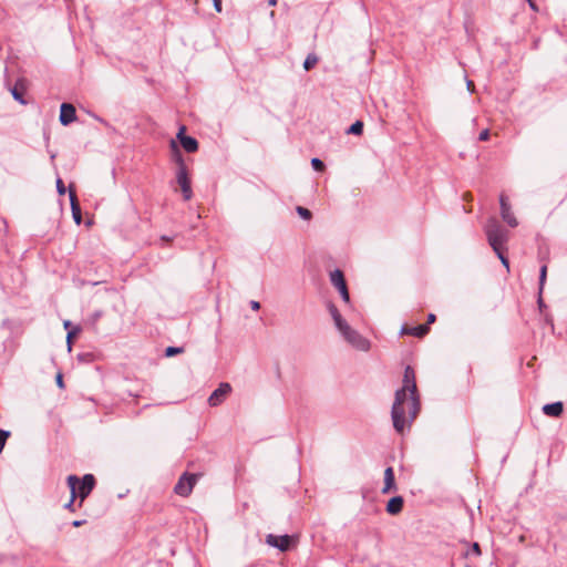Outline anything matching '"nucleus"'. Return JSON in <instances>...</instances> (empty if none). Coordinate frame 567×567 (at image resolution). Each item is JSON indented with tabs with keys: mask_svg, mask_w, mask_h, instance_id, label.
<instances>
[{
	"mask_svg": "<svg viewBox=\"0 0 567 567\" xmlns=\"http://www.w3.org/2000/svg\"><path fill=\"white\" fill-rule=\"evenodd\" d=\"M346 132L347 134L361 135L363 132V123L361 121H355Z\"/></svg>",
	"mask_w": 567,
	"mask_h": 567,
	"instance_id": "412c9836",
	"label": "nucleus"
},
{
	"mask_svg": "<svg viewBox=\"0 0 567 567\" xmlns=\"http://www.w3.org/2000/svg\"><path fill=\"white\" fill-rule=\"evenodd\" d=\"M487 241L494 251L505 248L508 241L509 233L504 228L496 218H489L484 227Z\"/></svg>",
	"mask_w": 567,
	"mask_h": 567,
	"instance_id": "7ed1b4c3",
	"label": "nucleus"
},
{
	"mask_svg": "<svg viewBox=\"0 0 567 567\" xmlns=\"http://www.w3.org/2000/svg\"><path fill=\"white\" fill-rule=\"evenodd\" d=\"M402 383V386L395 391L391 409L392 424L399 434L410 430L421 410L415 372L412 367H405Z\"/></svg>",
	"mask_w": 567,
	"mask_h": 567,
	"instance_id": "f257e3e1",
	"label": "nucleus"
},
{
	"mask_svg": "<svg viewBox=\"0 0 567 567\" xmlns=\"http://www.w3.org/2000/svg\"><path fill=\"white\" fill-rule=\"evenodd\" d=\"M11 435L9 431L0 429V453L3 451L8 437Z\"/></svg>",
	"mask_w": 567,
	"mask_h": 567,
	"instance_id": "bb28decb",
	"label": "nucleus"
},
{
	"mask_svg": "<svg viewBox=\"0 0 567 567\" xmlns=\"http://www.w3.org/2000/svg\"><path fill=\"white\" fill-rule=\"evenodd\" d=\"M471 554L475 555L476 557H480L482 555L481 546L478 543H473L471 545V548L463 554V557L467 558Z\"/></svg>",
	"mask_w": 567,
	"mask_h": 567,
	"instance_id": "5701e85b",
	"label": "nucleus"
},
{
	"mask_svg": "<svg viewBox=\"0 0 567 567\" xmlns=\"http://www.w3.org/2000/svg\"><path fill=\"white\" fill-rule=\"evenodd\" d=\"M499 205H501V216L503 220L509 226V227H516L518 225L517 219L515 218L511 204L508 203V199L505 195L499 196Z\"/></svg>",
	"mask_w": 567,
	"mask_h": 567,
	"instance_id": "1a4fd4ad",
	"label": "nucleus"
},
{
	"mask_svg": "<svg viewBox=\"0 0 567 567\" xmlns=\"http://www.w3.org/2000/svg\"><path fill=\"white\" fill-rule=\"evenodd\" d=\"M250 308L255 311L259 310L260 309V302L259 301H256V300H251L250 301Z\"/></svg>",
	"mask_w": 567,
	"mask_h": 567,
	"instance_id": "72a5a7b5",
	"label": "nucleus"
},
{
	"mask_svg": "<svg viewBox=\"0 0 567 567\" xmlns=\"http://www.w3.org/2000/svg\"><path fill=\"white\" fill-rule=\"evenodd\" d=\"M505 248H501V250L495 251L497 257L499 258L501 262L506 267L507 270H509V262L507 257L504 255Z\"/></svg>",
	"mask_w": 567,
	"mask_h": 567,
	"instance_id": "c85d7f7f",
	"label": "nucleus"
},
{
	"mask_svg": "<svg viewBox=\"0 0 567 567\" xmlns=\"http://www.w3.org/2000/svg\"><path fill=\"white\" fill-rule=\"evenodd\" d=\"M547 278V266L543 265L539 270V295L543 293V289Z\"/></svg>",
	"mask_w": 567,
	"mask_h": 567,
	"instance_id": "b1692460",
	"label": "nucleus"
},
{
	"mask_svg": "<svg viewBox=\"0 0 567 567\" xmlns=\"http://www.w3.org/2000/svg\"><path fill=\"white\" fill-rule=\"evenodd\" d=\"M330 281L339 290L342 300L349 302L350 296L343 272L340 269H334L330 272Z\"/></svg>",
	"mask_w": 567,
	"mask_h": 567,
	"instance_id": "423d86ee",
	"label": "nucleus"
},
{
	"mask_svg": "<svg viewBox=\"0 0 567 567\" xmlns=\"http://www.w3.org/2000/svg\"><path fill=\"white\" fill-rule=\"evenodd\" d=\"M69 198L71 203L73 219L78 225H80L82 221L81 207L78 202L75 190L72 188V186L69 187Z\"/></svg>",
	"mask_w": 567,
	"mask_h": 567,
	"instance_id": "ddd939ff",
	"label": "nucleus"
},
{
	"mask_svg": "<svg viewBox=\"0 0 567 567\" xmlns=\"http://www.w3.org/2000/svg\"><path fill=\"white\" fill-rule=\"evenodd\" d=\"M101 316H102L101 311H95L94 315H93L94 321H96Z\"/></svg>",
	"mask_w": 567,
	"mask_h": 567,
	"instance_id": "ea45409f",
	"label": "nucleus"
},
{
	"mask_svg": "<svg viewBox=\"0 0 567 567\" xmlns=\"http://www.w3.org/2000/svg\"><path fill=\"white\" fill-rule=\"evenodd\" d=\"M291 542H292V539H291V536H289V535L277 536L274 534H268L266 537V543L269 546L278 548L281 551L288 550L291 546Z\"/></svg>",
	"mask_w": 567,
	"mask_h": 567,
	"instance_id": "9d476101",
	"label": "nucleus"
},
{
	"mask_svg": "<svg viewBox=\"0 0 567 567\" xmlns=\"http://www.w3.org/2000/svg\"><path fill=\"white\" fill-rule=\"evenodd\" d=\"M436 317L434 313H430L427 316V323H433L435 321Z\"/></svg>",
	"mask_w": 567,
	"mask_h": 567,
	"instance_id": "4c0bfd02",
	"label": "nucleus"
},
{
	"mask_svg": "<svg viewBox=\"0 0 567 567\" xmlns=\"http://www.w3.org/2000/svg\"><path fill=\"white\" fill-rule=\"evenodd\" d=\"M466 85H467V89L471 91V90H472V87L474 86V83H473L472 81H470V80H468V81H467V83H466Z\"/></svg>",
	"mask_w": 567,
	"mask_h": 567,
	"instance_id": "a19ab883",
	"label": "nucleus"
},
{
	"mask_svg": "<svg viewBox=\"0 0 567 567\" xmlns=\"http://www.w3.org/2000/svg\"><path fill=\"white\" fill-rule=\"evenodd\" d=\"M19 86H22L21 81H18L17 84L10 90L12 97L22 105L27 104V101L23 99L22 92L19 90Z\"/></svg>",
	"mask_w": 567,
	"mask_h": 567,
	"instance_id": "aec40b11",
	"label": "nucleus"
},
{
	"mask_svg": "<svg viewBox=\"0 0 567 567\" xmlns=\"http://www.w3.org/2000/svg\"><path fill=\"white\" fill-rule=\"evenodd\" d=\"M80 331L79 328H75L73 330H70L68 331V334H66V343H68V348L69 350H71V346H72V338Z\"/></svg>",
	"mask_w": 567,
	"mask_h": 567,
	"instance_id": "c756f323",
	"label": "nucleus"
},
{
	"mask_svg": "<svg viewBox=\"0 0 567 567\" xmlns=\"http://www.w3.org/2000/svg\"><path fill=\"white\" fill-rule=\"evenodd\" d=\"M95 486V477L92 474H85L82 480L79 478L76 485V497H80V505L90 495Z\"/></svg>",
	"mask_w": 567,
	"mask_h": 567,
	"instance_id": "0eeeda50",
	"label": "nucleus"
},
{
	"mask_svg": "<svg viewBox=\"0 0 567 567\" xmlns=\"http://www.w3.org/2000/svg\"><path fill=\"white\" fill-rule=\"evenodd\" d=\"M296 210H297L298 215L306 220L310 219L312 216L311 212L308 208H305L302 206H297Z\"/></svg>",
	"mask_w": 567,
	"mask_h": 567,
	"instance_id": "393cba45",
	"label": "nucleus"
},
{
	"mask_svg": "<svg viewBox=\"0 0 567 567\" xmlns=\"http://www.w3.org/2000/svg\"><path fill=\"white\" fill-rule=\"evenodd\" d=\"M85 523H86V520H84V519H78V520L72 522V526L80 527V526L84 525Z\"/></svg>",
	"mask_w": 567,
	"mask_h": 567,
	"instance_id": "c9c22d12",
	"label": "nucleus"
},
{
	"mask_svg": "<svg viewBox=\"0 0 567 567\" xmlns=\"http://www.w3.org/2000/svg\"><path fill=\"white\" fill-rule=\"evenodd\" d=\"M465 567H470V565H466Z\"/></svg>",
	"mask_w": 567,
	"mask_h": 567,
	"instance_id": "a18cd8bd",
	"label": "nucleus"
},
{
	"mask_svg": "<svg viewBox=\"0 0 567 567\" xmlns=\"http://www.w3.org/2000/svg\"><path fill=\"white\" fill-rule=\"evenodd\" d=\"M311 166L317 172H322L324 169L323 162L320 158H317V157L311 159Z\"/></svg>",
	"mask_w": 567,
	"mask_h": 567,
	"instance_id": "cd10ccee",
	"label": "nucleus"
},
{
	"mask_svg": "<svg viewBox=\"0 0 567 567\" xmlns=\"http://www.w3.org/2000/svg\"><path fill=\"white\" fill-rule=\"evenodd\" d=\"M328 311L329 313L331 315L332 319H333V322H334V326L336 328L339 330L340 328L343 327V324H347L348 322L342 318L340 311L338 310V308L332 303V302H329L328 303Z\"/></svg>",
	"mask_w": 567,
	"mask_h": 567,
	"instance_id": "6ab92c4d",
	"label": "nucleus"
},
{
	"mask_svg": "<svg viewBox=\"0 0 567 567\" xmlns=\"http://www.w3.org/2000/svg\"><path fill=\"white\" fill-rule=\"evenodd\" d=\"M318 56L315 53H309L303 62L306 71L311 70L318 63Z\"/></svg>",
	"mask_w": 567,
	"mask_h": 567,
	"instance_id": "4be33fe9",
	"label": "nucleus"
},
{
	"mask_svg": "<svg viewBox=\"0 0 567 567\" xmlns=\"http://www.w3.org/2000/svg\"><path fill=\"white\" fill-rule=\"evenodd\" d=\"M429 330H430L429 326L426 323H424V324H419V326H415L412 328L403 327L401 330V333L410 334V336H413L416 338H422L425 334H427Z\"/></svg>",
	"mask_w": 567,
	"mask_h": 567,
	"instance_id": "a211bd4d",
	"label": "nucleus"
},
{
	"mask_svg": "<svg viewBox=\"0 0 567 567\" xmlns=\"http://www.w3.org/2000/svg\"><path fill=\"white\" fill-rule=\"evenodd\" d=\"M171 148L173 152L174 161L178 165V169L176 173V181H177L178 185L181 186L184 199L189 200L193 196V190L190 187V181L188 177L187 167L185 165L183 155L181 154V151L174 140L171 141Z\"/></svg>",
	"mask_w": 567,
	"mask_h": 567,
	"instance_id": "f03ea898",
	"label": "nucleus"
},
{
	"mask_svg": "<svg viewBox=\"0 0 567 567\" xmlns=\"http://www.w3.org/2000/svg\"><path fill=\"white\" fill-rule=\"evenodd\" d=\"M489 137V131L487 128L483 130L480 135H478V140L480 141H487Z\"/></svg>",
	"mask_w": 567,
	"mask_h": 567,
	"instance_id": "2f4dec72",
	"label": "nucleus"
},
{
	"mask_svg": "<svg viewBox=\"0 0 567 567\" xmlns=\"http://www.w3.org/2000/svg\"><path fill=\"white\" fill-rule=\"evenodd\" d=\"M343 339L351 344L354 349L359 351H369L371 348V342L364 338L357 330L352 329L348 323L343 324L342 328L338 330Z\"/></svg>",
	"mask_w": 567,
	"mask_h": 567,
	"instance_id": "20e7f679",
	"label": "nucleus"
},
{
	"mask_svg": "<svg viewBox=\"0 0 567 567\" xmlns=\"http://www.w3.org/2000/svg\"><path fill=\"white\" fill-rule=\"evenodd\" d=\"M60 123L66 126L76 120L75 107L70 103H62L60 107Z\"/></svg>",
	"mask_w": 567,
	"mask_h": 567,
	"instance_id": "f8f14e48",
	"label": "nucleus"
},
{
	"mask_svg": "<svg viewBox=\"0 0 567 567\" xmlns=\"http://www.w3.org/2000/svg\"><path fill=\"white\" fill-rule=\"evenodd\" d=\"M268 4L269 6H276L277 4V0H268Z\"/></svg>",
	"mask_w": 567,
	"mask_h": 567,
	"instance_id": "79ce46f5",
	"label": "nucleus"
},
{
	"mask_svg": "<svg viewBox=\"0 0 567 567\" xmlns=\"http://www.w3.org/2000/svg\"><path fill=\"white\" fill-rule=\"evenodd\" d=\"M70 326H71V322H70V321H65V322H64V328H65V329H69V328H70Z\"/></svg>",
	"mask_w": 567,
	"mask_h": 567,
	"instance_id": "37998d69",
	"label": "nucleus"
},
{
	"mask_svg": "<svg viewBox=\"0 0 567 567\" xmlns=\"http://www.w3.org/2000/svg\"><path fill=\"white\" fill-rule=\"evenodd\" d=\"M231 392V385L227 382H221L216 390L209 395L208 404L210 406L220 405L227 395Z\"/></svg>",
	"mask_w": 567,
	"mask_h": 567,
	"instance_id": "6e6552de",
	"label": "nucleus"
},
{
	"mask_svg": "<svg viewBox=\"0 0 567 567\" xmlns=\"http://www.w3.org/2000/svg\"><path fill=\"white\" fill-rule=\"evenodd\" d=\"M66 481L70 487L71 497L70 501L64 505V508L74 512V502L76 499V485L79 483V477L76 475H69Z\"/></svg>",
	"mask_w": 567,
	"mask_h": 567,
	"instance_id": "4468645a",
	"label": "nucleus"
},
{
	"mask_svg": "<svg viewBox=\"0 0 567 567\" xmlns=\"http://www.w3.org/2000/svg\"><path fill=\"white\" fill-rule=\"evenodd\" d=\"M214 1V8L217 12H221V0H213Z\"/></svg>",
	"mask_w": 567,
	"mask_h": 567,
	"instance_id": "f704fd0d",
	"label": "nucleus"
},
{
	"mask_svg": "<svg viewBox=\"0 0 567 567\" xmlns=\"http://www.w3.org/2000/svg\"><path fill=\"white\" fill-rule=\"evenodd\" d=\"M532 10L537 11V7L533 0H527Z\"/></svg>",
	"mask_w": 567,
	"mask_h": 567,
	"instance_id": "58836bf2",
	"label": "nucleus"
},
{
	"mask_svg": "<svg viewBox=\"0 0 567 567\" xmlns=\"http://www.w3.org/2000/svg\"><path fill=\"white\" fill-rule=\"evenodd\" d=\"M56 192L61 196L66 193V188L64 186V183H63V181L60 177L56 179Z\"/></svg>",
	"mask_w": 567,
	"mask_h": 567,
	"instance_id": "7c9ffc66",
	"label": "nucleus"
},
{
	"mask_svg": "<svg viewBox=\"0 0 567 567\" xmlns=\"http://www.w3.org/2000/svg\"><path fill=\"white\" fill-rule=\"evenodd\" d=\"M182 352H183V348H181V347H167L165 349V355L167 358L174 357V355H176L178 353H182Z\"/></svg>",
	"mask_w": 567,
	"mask_h": 567,
	"instance_id": "a878e982",
	"label": "nucleus"
},
{
	"mask_svg": "<svg viewBox=\"0 0 567 567\" xmlns=\"http://www.w3.org/2000/svg\"><path fill=\"white\" fill-rule=\"evenodd\" d=\"M403 505H404L403 497L394 496L389 499L385 509L390 515H398L399 513L402 512Z\"/></svg>",
	"mask_w": 567,
	"mask_h": 567,
	"instance_id": "2eb2a0df",
	"label": "nucleus"
},
{
	"mask_svg": "<svg viewBox=\"0 0 567 567\" xmlns=\"http://www.w3.org/2000/svg\"><path fill=\"white\" fill-rule=\"evenodd\" d=\"M55 381H56V385L60 388V389H63L64 388V382H63V377L61 373H58L56 378H55Z\"/></svg>",
	"mask_w": 567,
	"mask_h": 567,
	"instance_id": "473e14b6",
	"label": "nucleus"
},
{
	"mask_svg": "<svg viewBox=\"0 0 567 567\" xmlns=\"http://www.w3.org/2000/svg\"><path fill=\"white\" fill-rule=\"evenodd\" d=\"M198 478L197 474L184 473L176 483L174 491L179 496H188Z\"/></svg>",
	"mask_w": 567,
	"mask_h": 567,
	"instance_id": "39448f33",
	"label": "nucleus"
},
{
	"mask_svg": "<svg viewBox=\"0 0 567 567\" xmlns=\"http://www.w3.org/2000/svg\"><path fill=\"white\" fill-rule=\"evenodd\" d=\"M270 18L274 19L275 18V11H271L270 12Z\"/></svg>",
	"mask_w": 567,
	"mask_h": 567,
	"instance_id": "c03bdc74",
	"label": "nucleus"
},
{
	"mask_svg": "<svg viewBox=\"0 0 567 567\" xmlns=\"http://www.w3.org/2000/svg\"><path fill=\"white\" fill-rule=\"evenodd\" d=\"M185 130L186 127L185 126H181L179 127V131L177 133V138L182 145V147L187 152V153H194L198 150V142L196 138L192 137V136H188V135H185Z\"/></svg>",
	"mask_w": 567,
	"mask_h": 567,
	"instance_id": "9b49d317",
	"label": "nucleus"
},
{
	"mask_svg": "<svg viewBox=\"0 0 567 567\" xmlns=\"http://www.w3.org/2000/svg\"><path fill=\"white\" fill-rule=\"evenodd\" d=\"M543 412L548 415V416H553V417H558L563 414L564 412V405H563V402L560 401H557V402H553V403H548V404H545L543 406Z\"/></svg>",
	"mask_w": 567,
	"mask_h": 567,
	"instance_id": "f3484780",
	"label": "nucleus"
},
{
	"mask_svg": "<svg viewBox=\"0 0 567 567\" xmlns=\"http://www.w3.org/2000/svg\"><path fill=\"white\" fill-rule=\"evenodd\" d=\"M538 307L540 310H543V308H546V305H545L544 300L542 299V295H539V298H538Z\"/></svg>",
	"mask_w": 567,
	"mask_h": 567,
	"instance_id": "e433bc0d",
	"label": "nucleus"
},
{
	"mask_svg": "<svg viewBox=\"0 0 567 567\" xmlns=\"http://www.w3.org/2000/svg\"><path fill=\"white\" fill-rule=\"evenodd\" d=\"M393 489H396L395 480H394V471L391 466H389L384 471V486L382 488V493L388 494Z\"/></svg>",
	"mask_w": 567,
	"mask_h": 567,
	"instance_id": "dca6fc26",
	"label": "nucleus"
}]
</instances>
